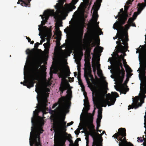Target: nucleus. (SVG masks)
<instances>
[{"label":"nucleus","mask_w":146,"mask_h":146,"mask_svg":"<svg viewBox=\"0 0 146 146\" xmlns=\"http://www.w3.org/2000/svg\"><path fill=\"white\" fill-rule=\"evenodd\" d=\"M120 12H120L121 14H123L124 13V11L123 10V9L122 8L120 10Z\"/></svg>","instance_id":"obj_61"},{"label":"nucleus","mask_w":146,"mask_h":146,"mask_svg":"<svg viewBox=\"0 0 146 146\" xmlns=\"http://www.w3.org/2000/svg\"><path fill=\"white\" fill-rule=\"evenodd\" d=\"M115 64H117L118 66L121 67V72H123V70H125L123 68V65L121 62V61H117L114 62Z\"/></svg>","instance_id":"obj_27"},{"label":"nucleus","mask_w":146,"mask_h":146,"mask_svg":"<svg viewBox=\"0 0 146 146\" xmlns=\"http://www.w3.org/2000/svg\"><path fill=\"white\" fill-rule=\"evenodd\" d=\"M145 2L140 3L141 5H143V7H145L146 6V0H144Z\"/></svg>","instance_id":"obj_54"},{"label":"nucleus","mask_w":146,"mask_h":146,"mask_svg":"<svg viewBox=\"0 0 146 146\" xmlns=\"http://www.w3.org/2000/svg\"><path fill=\"white\" fill-rule=\"evenodd\" d=\"M23 82H21V84L24 86H26L27 88H30L34 86V84L35 83V80L32 78L30 75H27V76H25V74Z\"/></svg>","instance_id":"obj_13"},{"label":"nucleus","mask_w":146,"mask_h":146,"mask_svg":"<svg viewBox=\"0 0 146 146\" xmlns=\"http://www.w3.org/2000/svg\"><path fill=\"white\" fill-rule=\"evenodd\" d=\"M65 100V97H62L61 98L59 99V101L60 103L62 104L64 103Z\"/></svg>","instance_id":"obj_34"},{"label":"nucleus","mask_w":146,"mask_h":146,"mask_svg":"<svg viewBox=\"0 0 146 146\" xmlns=\"http://www.w3.org/2000/svg\"><path fill=\"white\" fill-rule=\"evenodd\" d=\"M60 74L61 77H63L64 76V74L63 71H61L60 72Z\"/></svg>","instance_id":"obj_59"},{"label":"nucleus","mask_w":146,"mask_h":146,"mask_svg":"<svg viewBox=\"0 0 146 146\" xmlns=\"http://www.w3.org/2000/svg\"><path fill=\"white\" fill-rule=\"evenodd\" d=\"M45 13L44 15V17H42V21H41V24L38 25V30L40 31L42 30L48 34H51V31L49 28L46 26H43L47 22V20L50 16L53 15L54 14V10H47L45 11Z\"/></svg>","instance_id":"obj_8"},{"label":"nucleus","mask_w":146,"mask_h":146,"mask_svg":"<svg viewBox=\"0 0 146 146\" xmlns=\"http://www.w3.org/2000/svg\"><path fill=\"white\" fill-rule=\"evenodd\" d=\"M146 96L145 94H141L140 98H142L143 101H144V99L146 97Z\"/></svg>","instance_id":"obj_46"},{"label":"nucleus","mask_w":146,"mask_h":146,"mask_svg":"<svg viewBox=\"0 0 146 146\" xmlns=\"http://www.w3.org/2000/svg\"><path fill=\"white\" fill-rule=\"evenodd\" d=\"M57 108L58 109L59 112L61 113H63L64 111V107L63 106L60 107L58 106Z\"/></svg>","instance_id":"obj_33"},{"label":"nucleus","mask_w":146,"mask_h":146,"mask_svg":"<svg viewBox=\"0 0 146 146\" xmlns=\"http://www.w3.org/2000/svg\"><path fill=\"white\" fill-rule=\"evenodd\" d=\"M40 66L38 61H36L33 66L31 70V73L30 75L34 80H37L39 78V71L38 68Z\"/></svg>","instance_id":"obj_12"},{"label":"nucleus","mask_w":146,"mask_h":146,"mask_svg":"<svg viewBox=\"0 0 146 146\" xmlns=\"http://www.w3.org/2000/svg\"><path fill=\"white\" fill-rule=\"evenodd\" d=\"M66 92L69 95H72V91L71 90H67Z\"/></svg>","instance_id":"obj_52"},{"label":"nucleus","mask_w":146,"mask_h":146,"mask_svg":"<svg viewBox=\"0 0 146 146\" xmlns=\"http://www.w3.org/2000/svg\"><path fill=\"white\" fill-rule=\"evenodd\" d=\"M48 34L50 35V36L49 38L47 39V42L43 44V45L44 46V47L45 48V49L47 50L48 51L49 50V49L50 47V38L51 36L52 35L51 33V34Z\"/></svg>","instance_id":"obj_22"},{"label":"nucleus","mask_w":146,"mask_h":146,"mask_svg":"<svg viewBox=\"0 0 146 146\" xmlns=\"http://www.w3.org/2000/svg\"><path fill=\"white\" fill-rule=\"evenodd\" d=\"M74 133L76 135H78L80 133V129H78L76 130L75 131Z\"/></svg>","instance_id":"obj_49"},{"label":"nucleus","mask_w":146,"mask_h":146,"mask_svg":"<svg viewBox=\"0 0 146 146\" xmlns=\"http://www.w3.org/2000/svg\"><path fill=\"white\" fill-rule=\"evenodd\" d=\"M117 31V35L115 37H113L114 39H117V38H119V41L116 42V43L117 44V46L116 47V48H117L120 51H123L124 48L125 49L127 50L128 48L127 42L129 40L127 33V35L126 36H125V33L123 31L124 36L122 40H121V39H119L120 36L118 34V31H119V30Z\"/></svg>","instance_id":"obj_9"},{"label":"nucleus","mask_w":146,"mask_h":146,"mask_svg":"<svg viewBox=\"0 0 146 146\" xmlns=\"http://www.w3.org/2000/svg\"><path fill=\"white\" fill-rule=\"evenodd\" d=\"M112 94H108L107 96L106 99L102 101L101 104L102 106L106 107L107 105L109 106L113 105L116 100V98L119 97V95L116 92H111Z\"/></svg>","instance_id":"obj_10"},{"label":"nucleus","mask_w":146,"mask_h":146,"mask_svg":"<svg viewBox=\"0 0 146 146\" xmlns=\"http://www.w3.org/2000/svg\"><path fill=\"white\" fill-rule=\"evenodd\" d=\"M81 87L82 89V92H85V87L84 85H82V86H80Z\"/></svg>","instance_id":"obj_58"},{"label":"nucleus","mask_w":146,"mask_h":146,"mask_svg":"<svg viewBox=\"0 0 146 146\" xmlns=\"http://www.w3.org/2000/svg\"><path fill=\"white\" fill-rule=\"evenodd\" d=\"M66 80L64 79H62L59 90L60 91V94L61 95L64 91L66 90L68 88L67 85L70 86L68 83H67L66 82Z\"/></svg>","instance_id":"obj_16"},{"label":"nucleus","mask_w":146,"mask_h":146,"mask_svg":"<svg viewBox=\"0 0 146 146\" xmlns=\"http://www.w3.org/2000/svg\"><path fill=\"white\" fill-rule=\"evenodd\" d=\"M85 67L86 68V70L84 71V76L88 84H90L89 87L92 92V100L94 104L95 105L97 103V98L101 95V92L100 90L97 89L96 86L91 84L90 81V79L89 77L91 78H93V76L91 74L92 70L90 63H85Z\"/></svg>","instance_id":"obj_3"},{"label":"nucleus","mask_w":146,"mask_h":146,"mask_svg":"<svg viewBox=\"0 0 146 146\" xmlns=\"http://www.w3.org/2000/svg\"><path fill=\"white\" fill-rule=\"evenodd\" d=\"M118 131L113 135L112 137L115 139V140L119 143V146H134L131 142L127 141L126 138V130L125 128H120Z\"/></svg>","instance_id":"obj_4"},{"label":"nucleus","mask_w":146,"mask_h":146,"mask_svg":"<svg viewBox=\"0 0 146 146\" xmlns=\"http://www.w3.org/2000/svg\"><path fill=\"white\" fill-rule=\"evenodd\" d=\"M68 141L70 142V143L69 145V146H74V144L73 141L71 139H68Z\"/></svg>","instance_id":"obj_45"},{"label":"nucleus","mask_w":146,"mask_h":146,"mask_svg":"<svg viewBox=\"0 0 146 146\" xmlns=\"http://www.w3.org/2000/svg\"><path fill=\"white\" fill-rule=\"evenodd\" d=\"M102 1V0H97L96 3H95L96 9L98 10L99 9Z\"/></svg>","instance_id":"obj_25"},{"label":"nucleus","mask_w":146,"mask_h":146,"mask_svg":"<svg viewBox=\"0 0 146 146\" xmlns=\"http://www.w3.org/2000/svg\"><path fill=\"white\" fill-rule=\"evenodd\" d=\"M139 15V13H138V12H135L133 14V18L135 20L136 19L137 16Z\"/></svg>","instance_id":"obj_44"},{"label":"nucleus","mask_w":146,"mask_h":146,"mask_svg":"<svg viewBox=\"0 0 146 146\" xmlns=\"http://www.w3.org/2000/svg\"><path fill=\"white\" fill-rule=\"evenodd\" d=\"M101 119H97L96 120V123L98 124V123H100Z\"/></svg>","instance_id":"obj_64"},{"label":"nucleus","mask_w":146,"mask_h":146,"mask_svg":"<svg viewBox=\"0 0 146 146\" xmlns=\"http://www.w3.org/2000/svg\"><path fill=\"white\" fill-rule=\"evenodd\" d=\"M90 45L89 44V46L87 47L86 48L85 47H84V49H86L85 54V56L87 55L89 56H90L91 50L92 49L91 47H90Z\"/></svg>","instance_id":"obj_24"},{"label":"nucleus","mask_w":146,"mask_h":146,"mask_svg":"<svg viewBox=\"0 0 146 146\" xmlns=\"http://www.w3.org/2000/svg\"><path fill=\"white\" fill-rule=\"evenodd\" d=\"M134 20H135L133 18H132L131 17L129 18L127 22L128 24H130L131 23H132L133 22Z\"/></svg>","instance_id":"obj_43"},{"label":"nucleus","mask_w":146,"mask_h":146,"mask_svg":"<svg viewBox=\"0 0 146 146\" xmlns=\"http://www.w3.org/2000/svg\"><path fill=\"white\" fill-rule=\"evenodd\" d=\"M123 72H121V74L119 73L118 75V80L119 83L122 84L123 82V79L124 78L125 74V71L123 70Z\"/></svg>","instance_id":"obj_21"},{"label":"nucleus","mask_w":146,"mask_h":146,"mask_svg":"<svg viewBox=\"0 0 146 146\" xmlns=\"http://www.w3.org/2000/svg\"><path fill=\"white\" fill-rule=\"evenodd\" d=\"M89 115L88 118V123L90 125V134L93 138V142L92 146H99L98 144L99 140L97 135H100V134L96 132L94 129V126L93 124V117L91 113H89Z\"/></svg>","instance_id":"obj_7"},{"label":"nucleus","mask_w":146,"mask_h":146,"mask_svg":"<svg viewBox=\"0 0 146 146\" xmlns=\"http://www.w3.org/2000/svg\"><path fill=\"white\" fill-rule=\"evenodd\" d=\"M35 91L37 93L38 96L42 92V89L40 84H36V86ZM39 98L38 96L37 97V99L38 101V103L36 108H38L39 111H42V117L43 118H45L44 115L48 113L46 111V110L48 108H46L47 106L48 100L46 98H43L39 100Z\"/></svg>","instance_id":"obj_5"},{"label":"nucleus","mask_w":146,"mask_h":146,"mask_svg":"<svg viewBox=\"0 0 146 146\" xmlns=\"http://www.w3.org/2000/svg\"><path fill=\"white\" fill-rule=\"evenodd\" d=\"M138 6L139 7V8H138L137 9V12L138 13H139V14H140L141 12L143 9L145 7H143V5H141V4L140 3H139L138 4Z\"/></svg>","instance_id":"obj_29"},{"label":"nucleus","mask_w":146,"mask_h":146,"mask_svg":"<svg viewBox=\"0 0 146 146\" xmlns=\"http://www.w3.org/2000/svg\"><path fill=\"white\" fill-rule=\"evenodd\" d=\"M44 96H45V97H43V98L41 99H43V98H48L49 96V93H47L46 92L48 93V92H50V90L48 88H46L44 90Z\"/></svg>","instance_id":"obj_26"},{"label":"nucleus","mask_w":146,"mask_h":146,"mask_svg":"<svg viewBox=\"0 0 146 146\" xmlns=\"http://www.w3.org/2000/svg\"><path fill=\"white\" fill-rule=\"evenodd\" d=\"M102 117V115H98V118L97 119H101Z\"/></svg>","instance_id":"obj_62"},{"label":"nucleus","mask_w":146,"mask_h":146,"mask_svg":"<svg viewBox=\"0 0 146 146\" xmlns=\"http://www.w3.org/2000/svg\"><path fill=\"white\" fill-rule=\"evenodd\" d=\"M68 79H69V80L70 82H73L74 81V78H71L69 77L68 78Z\"/></svg>","instance_id":"obj_60"},{"label":"nucleus","mask_w":146,"mask_h":146,"mask_svg":"<svg viewBox=\"0 0 146 146\" xmlns=\"http://www.w3.org/2000/svg\"><path fill=\"white\" fill-rule=\"evenodd\" d=\"M125 29L127 31V30L129 29L130 27L129 24H127L125 25Z\"/></svg>","instance_id":"obj_47"},{"label":"nucleus","mask_w":146,"mask_h":146,"mask_svg":"<svg viewBox=\"0 0 146 146\" xmlns=\"http://www.w3.org/2000/svg\"><path fill=\"white\" fill-rule=\"evenodd\" d=\"M96 63L95 61L93 62L92 64V66L93 68V72L94 73H95L96 70Z\"/></svg>","instance_id":"obj_31"},{"label":"nucleus","mask_w":146,"mask_h":146,"mask_svg":"<svg viewBox=\"0 0 146 146\" xmlns=\"http://www.w3.org/2000/svg\"><path fill=\"white\" fill-rule=\"evenodd\" d=\"M51 112L49 113L52 115L50 119L53 120L52 127L53 129H51L50 130L52 131L54 130L55 132L54 134V146H65V143L67 139L66 137L63 133L66 130V122L64 121L65 117L60 118L56 119H54V116L52 115L53 111L51 110Z\"/></svg>","instance_id":"obj_1"},{"label":"nucleus","mask_w":146,"mask_h":146,"mask_svg":"<svg viewBox=\"0 0 146 146\" xmlns=\"http://www.w3.org/2000/svg\"><path fill=\"white\" fill-rule=\"evenodd\" d=\"M83 27H78L76 31V34L77 36V41L79 43H81L83 34Z\"/></svg>","instance_id":"obj_14"},{"label":"nucleus","mask_w":146,"mask_h":146,"mask_svg":"<svg viewBox=\"0 0 146 146\" xmlns=\"http://www.w3.org/2000/svg\"><path fill=\"white\" fill-rule=\"evenodd\" d=\"M66 1V0H59V3H56L55 6V9L60 12L64 10L65 9V7H63V4Z\"/></svg>","instance_id":"obj_18"},{"label":"nucleus","mask_w":146,"mask_h":146,"mask_svg":"<svg viewBox=\"0 0 146 146\" xmlns=\"http://www.w3.org/2000/svg\"><path fill=\"white\" fill-rule=\"evenodd\" d=\"M90 109V106H86L84 107V111L86 113H88V111Z\"/></svg>","instance_id":"obj_40"},{"label":"nucleus","mask_w":146,"mask_h":146,"mask_svg":"<svg viewBox=\"0 0 146 146\" xmlns=\"http://www.w3.org/2000/svg\"><path fill=\"white\" fill-rule=\"evenodd\" d=\"M139 99L138 96L135 97L134 99L133 100V104L132 105H129L128 106V110L133 108L136 109L138 108L139 106H141V104L139 102Z\"/></svg>","instance_id":"obj_15"},{"label":"nucleus","mask_w":146,"mask_h":146,"mask_svg":"<svg viewBox=\"0 0 146 146\" xmlns=\"http://www.w3.org/2000/svg\"><path fill=\"white\" fill-rule=\"evenodd\" d=\"M98 15L97 11L94 10L92 16L93 19L92 20V23L88 25L87 30L88 33H86V35L88 36L89 35H93L96 33V29L94 26V22L96 23L97 22Z\"/></svg>","instance_id":"obj_11"},{"label":"nucleus","mask_w":146,"mask_h":146,"mask_svg":"<svg viewBox=\"0 0 146 146\" xmlns=\"http://www.w3.org/2000/svg\"><path fill=\"white\" fill-rule=\"evenodd\" d=\"M83 130L85 131H86V132L88 133V135L86 136V137H85V139L86 140H89V135H90V132H89L88 131L87 129L85 128L83 129Z\"/></svg>","instance_id":"obj_41"},{"label":"nucleus","mask_w":146,"mask_h":146,"mask_svg":"<svg viewBox=\"0 0 146 146\" xmlns=\"http://www.w3.org/2000/svg\"><path fill=\"white\" fill-rule=\"evenodd\" d=\"M96 106L97 108L99 109L98 111V115H102V108H100L99 109L100 106L98 104H97Z\"/></svg>","instance_id":"obj_38"},{"label":"nucleus","mask_w":146,"mask_h":146,"mask_svg":"<svg viewBox=\"0 0 146 146\" xmlns=\"http://www.w3.org/2000/svg\"><path fill=\"white\" fill-rule=\"evenodd\" d=\"M143 49L142 48H141L140 49H139H139H137V50L136 52V53H137L138 52H141V56H142V58L143 59V57L142 56V53L143 52H146V50L145 51L143 52Z\"/></svg>","instance_id":"obj_36"},{"label":"nucleus","mask_w":146,"mask_h":146,"mask_svg":"<svg viewBox=\"0 0 146 146\" xmlns=\"http://www.w3.org/2000/svg\"><path fill=\"white\" fill-rule=\"evenodd\" d=\"M121 92L125 94H126L127 92H128L129 90V88H124L122 87H121Z\"/></svg>","instance_id":"obj_30"},{"label":"nucleus","mask_w":146,"mask_h":146,"mask_svg":"<svg viewBox=\"0 0 146 146\" xmlns=\"http://www.w3.org/2000/svg\"><path fill=\"white\" fill-rule=\"evenodd\" d=\"M119 18L118 20V21H116L114 24L113 28L115 29H116L118 31V34L120 36V39H122L124 36L123 34L124 27L122 25L125 24L126 21V18H125L122 14H121L120 12H118V14L115 18L117 19Z\"/></svg>","instance_id":"obj_6"},{"label":"nucleus","mask_w":146,"mask_h":146,"mask_svg":"<svg viewBox=\"0 0 146 146\" xmlns=\"http://www.w3.org/2000/svg\"><path fill=\"white\" fill-rule=\"evenodd\" d=\"M78 81L79 84L80 85V86H82V85H84L82 82V81L81 80L80 78V76H79V74H78Z\"/></svg>","instance_id":"obj_35"},{"label":"nucleus","mask_w":146,"mask_h":146,"mask_svg":"<svg viewBox=\"0 0 146 146\" xmlns=\"http://www.w3.org/2000/svg\"><path fill=\"white\" fill-rule=\"evenodd\" d=\"M74 123V122L72 121L70 123H68L67 124V126H68L70 125H72Z\"/></svg>","instance_id":"obj_56"},{"label":"nucleus","mask_w":146,"mask_h":146,"mask_svg":"<svg viewBox=\"0 0 146 146\" xmlns=\"http://www.w3.org/2000/svg\"><path fill=\"white\" fill-rule=\"evenodd\" d=\"M33 111V116L31 118L32 126L31 127V131L29 138L30 144H41L40 141V135L44 130L41 126L38 125L37 123L36 117L38 115L39 111L38 108Z\"/></svg>","instance_id":"obj_2"},{"label":"nucleus","mask_w":146,"mask_h":146,"mask_svg":"<svg viewBox=\"0 0 146 146\" xmlns=\"http://www.w3.org/2000/svg\"><path fill=\"white\" fill-rule=\"evenodd\" d=\"M123 63L124 65V66L125 68H126L127 67H128L129 68V71L130 72H132V70L130 68L129 66L127 64V62L126 61V60L124 59L123 60Z\"/></svg>","instance_id":"obj_28"},{"label":"nucleus","mask_w":146,"mask_h":146,"mask_svg":"<svg viewBox=\"0 0 146 146\" xmlns=\"http://www.w3.org/2000/svg\"><path fill=\"white\" fill-rule=\"evenodd\" d=\"M84 105L85 106H90L89 102L88 101V98L87 97V98H86V99L84 100Z\"/></svg>","instance_id":"obj_32"},{"label":"nucleus","mask_w":146,"mask_h":146,"mask_svg":"<svg viewBox=\"0 0 146 146\" xmlns=\"http://www.w3.org/2000/svg\"><path fill=\"white\" fill-rule=\"evenodd\" d=\"M30 146H42L41 144H30Z\"/></svg>","instance_id":"obj_48"},{"label":"nucleus","mask_w":146,"mask_h":146,"mask_svg":"<svg viewBox=\"0 0 146 146\" xmlns=\"http://www.w3.org/2000/svg\"><path fill=\"white\" fill-rule=\"evenodd\" d=\"M114 64V66L115 67L117 68V74H119V73H120V74H121V70H120V67L119 66H118L117 64Z\"/></svg>","instance_id":"obj_37"},{"label":"nucleus","mask_w":146,"mask_h":146,"mask_svg":"<svg viewBox=\"0 0 146 146\" xmlns=\"http://www.w3.org/2000/svg\"><path fill=\"white\" fill-rule=\"evenodd\" d=\"M41 41H42V40H41V41H40L41 43H40V44H42V42H41ZM39 44H40L39 43H38V42H37L35 44L34 47L35 48H36L37 50H40L41 51V50L40 49H38L37 48L38 47L39 45Z\"/></svg>","instance_id":"obj_39"},{"label":"nucleus","mask_w":146,"mask_h":146,"mask_svg":"<svg viewBox=\"0 0 146 146\" xmlns=\"http://www.w3.org/2000/svg\"><path fill=\"white\" fill-rule=\"evenodd\" d=\"M34 50V49H33L31 50L29 49H27L26 52L27 54L28 55L27 57V60L29 62H31L33 59V56L32 55L33 51Z\"/></svg>","instance_id":"obj_19"},{"label":"nucleus","mask_w":146,"mask_h":146,"mask_svg":"<svg viewBox=\"0 0 146 146\" xmlns=\"http://www.w3.org/2000/svg\"><path fill=\"white\" fill-rule=\"evenodd\" d=\"M82 48H81L80 50L79 53V55L81 57L83 56V53L82 51Z\"/></svg>","instance_id":"obj_50"},{"label":"nucleus","mask_w":146,"mask_h":146,"mask_svg":"<svg viewBox=\"0 0 146 146\" xmlns=\"http://www.w3.org/2000/svg\"><path fill=\"white\" fill-rule=\"evenodd\" d=\"M129 6H125V10L124 11V13L122 14L125 18H126V20H127V18L128 17L127 11L129 8Z\"/></svg>","instance_id":"obj_23"},{"label":"nucleus","mask_w":146,"mask_h":146,"mask_svg":"<svg viewBox=\"0 0 146 146\" xmlns=\"http://www.w3.org/2000/svg\"><path fill=\"white\" fill-rule=\"evenodd\" d=\"M141 138H142V137H137V139H138V142H139V141H140V142H142L143 141V140L141 139Z\"/></svg>","instance_id":"obj_53"},{"label":"nucleus","mask_w":146,"mask_h":146,"mask_svg":"<svg viewBox=\"0 0 146 146\" xmlns=\"http://www.w3.org/2000/svg\"><path fill=\"white\" fill-rule=\"evenodd\" d=\"M59 26H56V27H55V29H56V31L60 32V29H59Z\"/></svg>","instance_id":"obj_57"},{"label":"nucleus","mask_w":146,"mask_h":146,"mask_svg":"<svg viewBox=\"0 0 146 146\" xmlns=\"http://www.w3.org/2000/svg\"><path fill=\"white\" fill-rule=\"evenodd\" d=\"M70 69L68 68L67 70V72L66 74L67 76H70Z\"/></svg>","instance_id":"obj_55"},{"label":"nucleus","mask_w":146,"mask_h":146,"mask_svg":"<svg viewBox=\"0 0 146 146\" xmlns=\"http://www.w3.org/2000/svg\"><path fill=\"white\" fill-rule=\"evenodd\" d=\"M141 94H145L146 93V88L145 87H143L141 89Z\"/></svg>","instance_id":"obj_42"},{"label":"nucleus","mask_w":146,"mask_h":146,"mask_svg":"<svg viewBox=\"0 0 146 146\" xmlns=\"http://www.w3.org/2000/svg\"><path fill=\"white\" fill-rule=\"evenodd\" d=\"M31 0H19L17 3L19 4L20 2H21V5L23 6H25V7H30V2Z\"/></svg>","instance_id":"obj_20"},{"label":"nucleus","mask_w":146,"mask_h":146,"mask_svg":"<svg viewBox=\"0 0 146 146\" xmlns=\"http://www.w3.org/2000/svg\"><path fill=\"white\" fill-rule=\"evenodd\" d=\"M130 26H132L133 27H136V25L135 23H133V22L132 23H131L129 24Z\"/></svg>","instance_id":"obj_63"},{"label":"nucleus","mask_w":146,"mask_h":146,"mask_svg":"<svg viewBox=\"0 0 146 146\" xmlns=\"http://www.w3.org/2000/svg\"><path fill=\"white\" fill-rule=\"evenodd\" d=\"M60 40H58L57 39V41L56 42V45L57 46H59L60 44Z\"/></svg>","instance_id":"obj_51"},{"label":"nucleus","mask_w":146,"mask_h":146,"mask_svg":"<svg viewBox=\"0 0 146 146\" xmlns=\"http://www.w3.org/2000/svg\"><path fill=\"white\" fill-rule=\"evenodd\" d=\"M78 0H72V2L69 4H65V9L69 11H72L76 8L75 5L78 1Z\"/></svg>","instance_id":"obj_17"}]
</instances>
